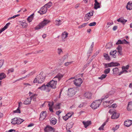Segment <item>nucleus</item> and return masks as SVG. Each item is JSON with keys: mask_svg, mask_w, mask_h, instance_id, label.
Here are the masks:
<instances>
[{"mask_svg": "<svg viewBox=\"0 0 132 132\" xmlns=\"http://www.w3.org/2000/svg\"><path fill=\"white\" fill-rule=\"evenodd\" d=\"M114 102V100H111L109 101H106V102H107L108 104L109 105V104H111L112 103Z\"/></svg>", "mask_w": 132, "mask_h": 132, "instance_id": "58", "label": "nucleus"}, {"mask_svg": "<svg viewBox=\"0 0 132 132\" xmlns=\"http://www.w3.org/2000/svg\"><path fill=\"white\" fill-rule=\"evenodd\" d=\"M132 124V121L130 120H128L124 122V125L127 127H129Z\"/></svg>", "mask_w": 132, "mask_h": 132, "instance_id": "16", "label": "nucleus"}, {"mask_svg": "<svg viewBox=\"0 0 132 132\" xmlns=\"http://www.w3.org/2000/svg\"><path fill=\"white\" fill-rule=\"evenodd\" d=\"M76 92L73 88H71L68 90V95L69 96L71 97L75 94Z\"/></svg>", "mask_w": 132, "mask_h": 132, "instance_id": "11", "label": "nucleus"}, {"mask_svg": "<svg viewBox=\"0 0 132 132\" xmlns=\"http://www.w3.org/2000/svg\"><path fill=\"white\" fill-rule=\"evenodd\" d=\"M72 62V61L70 62H67L64 63V65L65 66H67L68 65L71 64Z\"/></svg>", "mask_w": 132, "mask_h": 132, "instance_id": "55", "label": "nucleus"}, {"mask_svg": "<svg viewBox=\"0 0 132 132\" xmlns=\"http://www.w3.org/2000/svg\"><path fill=\"white\" fill-rule=\"evenodd\" d=\"M112 62L110 63L105 64H104L105 68H108V67H112Z\"/></svg>", "mask_w": 132, "mask_h": 132, "instance_id": "40", "label": "nucleus"}, {"mask_svg": "<svg viewBox=\"0 0 132 132\" xmlns=\"http://www.w3.org/2000/svg\"><path fill=\"white\" fill-rule=\"evenodd\" d=\"M113 73L117 74L119 73V70L118 68H116L113 69Z\"/></svg>", "mask_w": 132, "mask_h": 132, "instance_id": "32", "label": "nucleus"}, {"mask_svg": "<svg viewBox=\"0 0 132 132\" xmlns=\"http://www.w3.org/2000/svg\"><path fill=\"white\" fill-rule=\"evenodd\" d=\"M34 14L31 15L29 16L27 18V20L29 22H30L32 21L33 18V15Z\"/></svg>", "mask_w": 132, "mask_h": 132, "instance_id": "35", "label": "nucleus"}, {"mask_svg": "<svg viewBox=\"0 0 132 132\" xmlns=\"http://www.w3.org/2000/svg\"><path fill=\"white\" fill-rule=\"evenodd\" d=\"M63 76V75L62 74L58 73L53 79L57 83V82L59 81L62 78Z\"/></svg>", "mask_w": 132, "mask_h": 132, "instance_id": "6", "label": "nucleus"}, {"mask_svg": "<svg viewBox=\"0 0 132 132\" xmlns=\"http://www.w3.org/2000/svg\"><path fill=\"white\" fill-rule=\"evenodd\" d=\"M129 66L128 65H127L126 67H122V69H126L127 70L128 69Z\"/></svg>", "mask_w": 132, "mask_h": 132, "instance_id": "64", "label": "nucleus"}, {"mask_svg": "<svg viewBox=\"0 0 132 132\" xmlns=\"http://www.w3.org/2000/svg\"><path fill=\"white\" fill-rule=\"evenodd\" d=\"M122 41L119 39V40L116 43V44L117 45L119 44H122Z\"/></svg>", "mask_w": 132, "mask_h": 132, "instance_id": "59", "label": "nucleus"}, {"mask_svg": "<svg viewBox=\"0 0 132 132\" xmlns=\"http://www.w3.org/2000/svg\"><path fill=\"white\" fill-rule=\"evenodd\" d=\"M10 24V22H9L6 24V25L4 26V27L3 28L1 29L0 30V33H2L3 31L5 30L6 29Z\"/></svg>", "mask_w": 132, "mask_h": 132, "instance_id": "22", "label": "nucleus"}, {"mask_svg": "<svg viewBox=\"0 0 132 132\" xmlns=\"http://www.w3.org/2000/svg\"><path fill=\"white\" fill-rule=\"evenodd\" d=\"M14 71V69L13 68H11L9 69L7 71V74L12 73Z\"/></svg>", "mask_w": 132, "mask_h": 132, "instance_id": "42", "label": "nucleus"}, {"mask_svg": "<svg viewBox=\"0 0 132 132\" xmlns=\"http://www.w3.org/2000/svg\"><path fill=\"white\" fill-rule=\"evenodd\" d=\"M74 84L76 86H80L82 82V80L80 78L76 79L73 80Z\"/></svg>", "mask_w": 132, "mask_h": 132, "instance_id": "5", "label": "nucleus"}, {"mask_svg": "<svg viewBox=\"0 0 132 132\" xmlns=\"http://www.w3.org/2000/svg\"><path fill=\"white\" fill-rule=\"evenodd\" d=\"M69 114V113L67 114L65 116L63 117V119L65 121L67 120L72 115H71L70 116H68V115Z\"/></svg>", "mask_w": 132, "mask_h": 132, "instance_id": "36", "label": "nucleus"}, {"mask_svg": "<svg viewBox=\"0 0 132 132\" xmlns=\"http://www.w3.org/2000/svg\"><path fill=\"white\" fill-rule=\"evenodd\" d=\"M117 49L118 50V51H121L122 48L121 46L119 45L117 48Z\"/></svg>", "mask_w": 132, "mask_h": 132, "instance_id": "63", "label": "nucleus"}, {"mask_svg": "<svg viewBox=\"0 0 132 132\" xmlns=\"http://www.w3.org/2000/svg\"><path fill=\"white\" fill-rule=\"evenodd\" d=\"M117 106L116 104H113L110 106V108L112 107L113 108H115Z\"/></svg>", "mask_w": 132, "mask_h": 132, "instance_id": "56", "label": "nucleus"}, {"mask_svg": "<svg viewBox=\"0 0 132 132\" xmlns=\"http://www.w3.org/2000/svg\"><path fill=\"white\" fill-rule=\"evenodd\" d=\"M31 101V99L30 98H27V99L24 101L23 103L26 105L29 104H30Z\"/></svg>", "mask_w": 132, "mask_h": 132, "instance_id": "25", "label": "nucleus"}, {"mask_svg": "<svg viewBox=\"0 0 132 132\" xmlns=\"http://www.w3.org/2000/svg\"><path fill=\"white\" fill-rule=\"evenodd\" d=\"M68 35V33L66 31H64L62 33L61 35L62 41H65L64 39L67 37Z\"/></svg>", "mask_w": 132, "mask_h": 132, "instance_id": "14", "label": "nucleus"}, {"mask_svg": "<svg viewBox=\"0 0 132 132\" xmlns=\"http://www.w3.org/2000/svg\"><path fill=\"white\" fill-rule=\"evenodd\" d=\"M113 24V22H108L107 23V26H108V28L110 26H111Z\"/></svg>", "mask_w": 132, "mask_h": 132, "instance_id": "62", "label": "nucleus"}, {"mask_svg": "<svg viewBox=\"0 0 132 132\" xmlns=\"http://www.w3.org/2000/svg\"><path fill=\"white\" fill-rule=\"evenodd\" d=\"M44 130L45 132H49L50 131L55 132V129L49 125H47L45 128Z\"/></svg>", "mask_w": 132, "mask_h": 132, "instance_id": "8", "label": "nucleus"}, {"mask_svg": "<svg viewBox=\"0 0 132 132\" xmlns=\"http://www.w3.org/2000/svg\"><path fill=\"white\" fill-rule=\"evenodd\" d=\"M107 76V75L106 74H102L101 77L98 78V79L102 80L105 78Z\"/></svg>", "mask_w": 132, "mask_h": 132, "instance_id": "41", "label": "nucleus"}, {"mask_svg": "<svg viewBox=\"0 0 132 132\" xmlns=\"http://www.w3.org/2000/svg\"><path fill=\"white\" fill-rule=\"evenodd\" d=\"M87 24V23H84L78 26V28H81L86 26Z\"/></svg>", "mask_w": 132, "mask_h": 132, "instance_id": "46", "label": "nucleus"}, {"mask_svg": "<svg viewBox=\"0 0 132 132\" xmlns=\"http://www.w3.org/2000/svg\"><path fill=\"white\" fill-rule=\"evenodd\" d=\"M119 116V114L118 113L115 112H113V113L111 117L112 119H117Z\"/></svg>", "mask_w": 132, "mask_h": 132, "instance_id": "15", "label": "nucleus"}, {"mask_svg": "<svg viewBox=\"0 0 132 132\" xmlns=\"http://www.w3.org/2000/svg\"><path fill=\"white\" fill-rule=\"evenodd\" d=\"M119 127V125H116L115 127H113L112 128V129L115 131L117 130Z\"/></svg>", "mask_w": 132, "mask_h": 132, "instance_id": "44", "label": "nucleus"}, {"mask_svg": "<svg viewBox=\"0 0 132 132\" xmlns=\"http://www.w3.org/2000/svg\"><path fill=\"white\" fill-rule=\"evenodd\" d=\"M45 76L43 75V73L40 72V74L37 75L33 81L34 83L38 82L41 84L43 83L45 80Z\"/></svg>", "mask_w": 132, "mask_h": 132, "instance_id": "1", "label": "nucleus"}, {"mask_svg": "<svg viewBox=\"0 0 132 132\" xmlns=\"http://www.w3.org/2000/svg\"><path fill=\"white\" fill-rule=\"evenodd\" d=\"M84 96L86 98L89 99L91 98L92 94L89 92H87L85 94Z\"/></svg>", "mask_w": 132, "mask_h": 132, "instance_id": "18", "label": "nucleus"}, {"mask_svg": "<svg viewBox=\"0 0 132 132\" xmlns=\"http://www.w3.org/2000/svg\"><path fill=\"white\" fill-rule=\"evenodd\" d=\"M101 102L102 101L100 100H95L91 104L90 107L93 109H96L99 107Z\"/></svg>", "mask_w": 132, "mask_h": 132, "instance_id": "3", "label": "nucleus"}, {"mask_svg": "<svg viewBox=\"0 0 132 132\" xmlns=\"http://www.w3.org/2000/svg\"><path fill=\"white\" fill-rule=\"evenodd\" d=\"M50 21L44 19L43 21L40 22L39 25L35 27L36 30H38L43 28L44 26H46L47 24L50 22Z\"/></svg>", "mask_w": 132, "mask_h": 132, "instance_id": "2", "label": "nucleus"}, {"mask_svg": "<svg viewBox=\"0 0 132 132\" xmlns=\"http://www.w3.org/2000/svg\"><path fill=\"white\" fill-rule=\"evenodd\" d=\"M51 87L50 85L48 84L47 83L46 86V88L45 91H46V92H50L51 90Z\"/></svg>", "mask_w": 132, "mask_h": 132, "instance_id": "27", "label": "nucleus"}, {"mask_svg": "<svg viewBox=\"0 0 132 132\" xmlns=\"http://www.w3.org/2000/svg\"><path fill=\"white\" fill-rule=\"evenodd\" d=\"M117 52V51L116 50L113 51H111L110 52V55H112V57L115 58L116 57V56L115 55V54H116Z\"/></svg>", "mask_w": 132, "mask_h": 132, "instance_id": "30", "label": "nucleus"}, {"mask_svg": "<svg viewBox=\"0 0 132 132\" xmlns=\"http://www.w3.org/2000/svg\"><path fill=\"white\" fill-rule=\"evenodd\" d=\"M10 24V22H9L6 24V25L4 26V27L3 28L1 29L0 30V33H2L3 31L5 30L6 29Z\"/></svg>", "mask_w": 132, "mask_h": 132, "instance_id": "21", "label": "nucleus"}, {"mask_svg": "<svg viewBox=\"0 0 132 132\" xmlns=\"http://www.w3.org/2000/svg\"><path fill=\"white\" fill-rule=\"evenodd\" d=\"M96 24V23L95 22H93L90 23L89 24V26H95Z\"/></svg>", "mask_w": 132, "mask_h": 132, "instance_id": "51", "label": "nucleus"}, {"mask_svg": "<svg viewBox=\"0 0 132 132\" xmlns=\"http://www.w3.org/2000/svg\"><path fill=\"white\" fill-rule=\"evenodd\" d=\"M128 72V71L126 70H123L122 71L120 72L119 74V75H121L123 73H127Z\"/></svg>", "mask_w": 132, "mask_h": 132, "instance_id": "50", "label": "nucleus"}, {"mask_svg": "<svg viewBox=\"0 0 132 132\" xmlns=\"http://www.w3.org/2000/svg\"><path fill=\"white\" fill-rule=\"evenodd\" d=\"M20 23L21 25L23 28L26 27L27 26V24L25 22H22Z\"/></svg>", "mask_w": 132, "mask_h": 132, "instance_id": "43", "label": "nucleus"}, {"mask_svg": "<svg viewBox=\"0 0 132 132\" xmlns=\"http://www.w3.org/2000/svg\"><path fill=\"white\" fill-rule=\"evenodd\" d=\"M50 124L52 125H54L57 122L56 119L55 118H52L50 119Z\"/></svg>", "mask_w": 132, "mask_h": 132, "instance_id": "19", "label": "nucleus"}, {"mask_svg": "<svg viewBox=\"0 0 132 132\" xmlns=\"http://www.w3.org/2000/svg\"><path fill=\"white\" fill-rule=\"evenodd\" d=\"M112 43L109 42L108 43L106 46V47L107 48H109L112 47Z\"/></svg>", "mask_w": 132, "mask_h": 132, "instance_id": "37", "label": "nucleus"}, {"mask_svg": "<svg viewBox=\"0 0 132 132\" xmlns=\"http://www.w3.org/2000/svg\"><path fill=\"white\" fill-rule=\"evenodd\" d=\"M93 13L92 12H89L86 14L84 17L85 21H87L90 18V16H93Z\"/></svg>", "mask_w": 132, "mask_h": 132, "instance_id": "13", "label": "nucleus"}, {"mask_svg": "<svg viewBox=\"0 0 132 132\" xmlns=\"http://www.w3.org/2000/svg\"><path fill=\"white\" fill-rule=\"evenodd\" d=\"M113 110H114V109H110L109 111V112L111 114H112L113 113V112H115V111H113Z\"/></svg>", "mask_w": 132, "mask_h": 132, "instance_id": "60", "label": "nucleus"}, {"mask_svg": "<svg viewBox=\"0 0 132 132\" xmlns=\"http://www.w3.org/2000/svg\"><path fill=\"white\" fill-rule=\"evenodd\" d=\"M11 123L12 124H20L24 120L20 118H15L12 119Z\"/></svg>", "mask_w": 132, "mask_h": 132, "instance_id": "4", "label": "nucleus"}, {"mask_svg": "<svg viewBox=\"0 0 132 132\" xmlns=\"http://www.w3.org/2000/svg\"><path fill=\"white\" fill-rule=\"evenodd\" d=\"M20 15V14H17L13 16L10 17L8 19V20H10L12 19H14L17 16H18Z\"/></svg>", "mask_w": 132, "mask_h": 132, "instance_id": "57", "label": "nucleus"}, {"mask_svg": "<svg viewBox=\"0 0 132 132\" xmlns=\"http://www.w3.org/2000/svg\"><path fill=\"white\" fill-rule=\"evenodd\" d=\"M112 67L117 66L119 65H120V64L117 62H112Z\"/></svg>", "mask_w": 132, "mask_h": 132, "instance_id": "47", "label": "nucleus"}, {"mask_svg": "<svg viewBox=\"0 0 132 132\" xmlns=\"http://www.w3.org/2000/svg\"><path fill=\"white\" fill-rule=\"evenodd\" d=\"M52 5V3L51 2H50L44 5L45 6L47 9L50 7Z\"/></svg>", "mask_w": 132, "mask_h": 132, "instance_id": "38", "label": "nucleus"}, {"mask_svg": "<svg viewBox=\"0 0 132 132\" xmlns=\"http://www.w3.org/2000/svg\"><path fill=\"white\" fill-rule=\"evenodd\" d=\"M95 2L94 9L96 10L98 8H100V4L97 2V0H95Z\"/></svg>", "mask_w": 132, "mask_h": 132, "instance_id": "23", "label": "nucleus"}, {"mask_svg": "<svg viewBox=\"0 0 132 132\" xmlns=\"http://www.w3.org/2000/svg\"><path fill=\"white\" fill-rule=\"evenodd\" d=\"M4 62V60H0V68L3 65Z\"/></svg>", "mask_w": 132, "mask_h": 132, "instance_id": "54", "label": "nucleus"}, {"mask_svg": "<svg viewBox=\"0 0 132 132\" xmlns=\"http://www.w3.org/2000/svg\"><path fill=\"white\" fill-rule=\"evenodd\" d=\"M46 85L45 84H43L42 85L38 87L37 89H40L42 91H45L46 88Z\"/></svg>", "mask_w": 132, "mask_h": 132, "instance_id": "28", "label": "nucleus"}, {"mask_svg": "<svg viewBox=\"0 0 132 132\" xmlns=\"http://www.w3.org/2000/svg\"><path fill=\"white\" fill-rule=\"evenodd\" d=\"M62 52H63V51H62V49H61V48H59L58 49L57 53L59 55H60V54L61 53H62Z\"/></svg>", "mask_w": 132, "mask_h": 132, "instance_id": "52", "label": "nucleus"}, {"mask_svg": "<svg viewBox=\"0 0 132 132\" xmlns=\"http://www.w3.org/2000/svg\"><path fill=\"white\" fill-rule=\"evenodd\" d=\"M127 109L128 111L132 110V102H129L127 107Z\"/></svg>", "mask_w": 132, "mask_h": 132, "instance_id": "24", "label": "nucleus"}, {"mask_svg": "<svg viewBox=\"0 0 132 132\" xmlns=\"http://www.w3.org/2000/svg\"><path fill=\"white\" fill-rule=\"evenodd\" d=\"M37 96V95L35 94H33L31 96L30 98L31 99V100L35 98H36Z\"/></svg>", "mask_w": 132, "mask_h": 132, "instance_id": "53", "label": "nucleus"}, {"mask_svg": "<svg viewBox=\"0 0 132 132\" xmlns=\"http://www.w3.org/2000/svg\"><path fill=\"white\" fill-rule=\"evenodd\" d=\"M6 76L3 72H0V80H2L6 78Z\"/></svg>", "mask_w": 132, "mask_h": 132, "instance_id": "29", "label": "nucleus"}, {"mask_svg": "<svg viewBox=\"0 0 132 132\" xmlns=\"http://www.w3.org/2000/svg\"><path fill=\"white\" fill-rule=\"evenodd\" d=\"M13 112L14 113H21L20 111L18 108L16 110L14 111Z\"/></svg>", "mask_w": 132, "mask_h": 132, "instance_id": "49", "label": "nucleus"}, {"mask_svg": "<svg viewBox=\"0 0 132 132\" xmlns=\"http://www.w3.org/2000/svg\"><path fill=\"white\" fill-rule=\"evenodd\" d=\"M47 116V112L45 111H43L40 114L39 120H43L46 118Z\"/></svg>", "mask_w": 132, "mask_h": 132, "instance_id": "9", "label": "nucleus"}, {"mask_svg": "<svg viewBox=\"0 0 132 132\" xmlns=\"http://www.w3.org/2000/svg\"><path fill=\"white\" fill-rule=\"evenodd\" d=\"M82 123L84 125V127L86 128L89 125L91 124V121H83Z\"/></svg>", "mask_w": 132, "mask_h": 132, "instance_id": "17", "label": "nucleus"}, {"mask_svg": "<svg viewBox=\"0 0 132 132\" xmlns=\"http://www.w3.org/2000/svg\"><path fill=\"white\" fill-rule=\"evenodd\" d=\"M103 56L104 57L105 60L108 61H110V58L108 54L104 53L103 54Z\"/></svg>", "mask_w": 132, "mask_h": 132, "instance_id": "33", "label": "nucleus"}, {"mask_svg": "<svg viewBox=\"0 0 132 132\" xmlns=\"http://www.w3.org/2000/svg\"><path fill=\"white\" fill-rule=\"evenodd\" d=\"M61 21L60 20H56L55 22V24L57 26H59L61 24Z\"/></svg>", "mask_w": 132, "mask_h": 132, "instance_id": "34", "label": "nucleus"}, {"mask_svg": "<svg viewBox=\"0 0 132 132\" xmlns=\"http://www.w3.org/2000/svg\"><path fill=\"white\" fill-rule=\"evenodd\" d=\"M94 46V43L93 42L92 43V44L90 47L89 50L88 51V53H91L92 52L93 50V48Z\"/></svg>", "mask_w": 132, "mask_h": 132, "instance_id": "31", "label": "nucleus"}, {"mask_svg": "<svg viewBox=\"0 0 132 132\" xmlns=\"http://www.w3.org/2000/svg\"><path fill=\"white\" fill-rule=\"evenodd\" d=\"M47 9L45 6L42 7L40 9V10L38 11V12L40 14H45L46 12Z\"/></svg>", "mask_w": 132, "mask_h": 132, "instance_id": "12", "label": "nucleus"}, {"mask_svg": "<svg viewBox=\"0 0 132 132\" xmlns=\"http://www.w3.org/2000/svg\"><path fill=\"white\" fill-rule=\"evenodd\" d=\"M47 83L51 88L53 89L56 88L57 83L53 79Z\"/></svg>", "mask_w": 132, "mask_h": 132, "instance_id": "7", "label": "nucleus"}, {"mask_svg": "<svg viewBox=\"0 0 132 132\" xmlns=\"http://www.w3.org/2000/svg\"><path fill=\"white\" fill-rule=\"evenodd\" d=\"M122 44H127L128 43V42H127L125 39H124L122 41Z\"/></svg>", "mask_w": 132, "mask_h": 132, "instance_id": "61", "label": "nucleus"}, {"mask_svg": "<svg viewBox=\"0 0 132 132\" xmlns=\"http://www.w3.org/2000/svg\"><path fill=\"white\" fill-rule=\"evenodd\" d=\"M110 68H108L105 69L104 71V73L107 75L110 72Z\"/></svg>", "mask_w": 132, "mask_h": 132, "instance_id": "39", "label": "nucleus"}, {"mask_svg": "<svg viewBox=\"0 0 132 132\" xmlns=\"http://www.w3.org/2000/svg\"><path fill=\"white\" fill-rule=\"evenodd\" d=\"M117 21L118 22H120L124 24L127 21V20L124 19L123 18H121L117 19Z\"/></svg>", "mask_w": 132, "mask_h": 132, "instance_id": "26", "label": "nucleus"}, {"mask_svg": "<svg viewBox=\"0 0 132 132\" xmlns=\"http://www.w3.org/2000/svg\"><path fill=\"white\" fill-rule=\"evenodd\" d=\"M36 72V71L35 70H34L32 71H31V72H30L26 76L20 78L18 80H23L24 79L26 78H27L31 76L32 75L34 74Z\"/></svg>", "mask_w": 132, "mask_h": 132, "instance_id": "10", "label": "nucleus"}, {"mask_svg": "<svg viewBox=\"0 0 132 132\" xmlns=\"http://www.w3.org/2000/svg\"><path fill=\"white\" fill-rule=\"evenodd\" d=\"M108 97L109 96L108 95L103 96L102 97L101 99V100H101L102 102V101L106 99L107 98H108Z\"/></svg>", "mask_w": 132, "mask_h": 132, "instance_id": "48", "label": "nucleus"}, {"mask_svg": "<svg viewBox=\"0 0 132 132\" xmlns=\"http://www.w3.org/2000/svg\"><path fill=\"white\" fill-rule=\"evenodd\" d=\"M127 10H130L132 9V2H129L126 6Z\"/></svg>", "mask_w": 132, "mask_h": 132, "instance_id": "20", "label": "nucleus"}, {"mask_svg": "<svg viewBox=\"0 0 132 132\" xmlns=\"http://www.w3.org/2000/svg\"><path fill=\"white\" fill-rule=\"evenodd\" d=\"M106 101H105L103 102V105L105 107H107L109 105Z\"/></svg>", "mask_w": 132, "mask_h": 132, "instance_id": "45", "label": "nucleus"}]
</instances>
